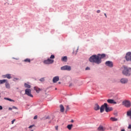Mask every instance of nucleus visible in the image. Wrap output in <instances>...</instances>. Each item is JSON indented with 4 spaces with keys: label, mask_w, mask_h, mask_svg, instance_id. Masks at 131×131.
Wrapping results in <instances>:
<instances>
[{
    "label": "nucleus",
    "mask_w": 131,
    "mask_h": 131,
    "mask_svg": "<svg viewBox=\"0 0 131 131\" xmlns=\"http://www.w3.org/2000/svg\"><path fill=\"white\" fill-rule=\"evenodd\" d=\"M89 61L91 63H96V64H101L100 60V54L97 55L94 54L89 58Z\"/></svg>",
    "instance_id": "f257e3e1"
},
{
    "label": "nucleus",
    "mask_w": 131,
    "mask_h": 131,
    "mask_svg": "<svg viewBox=\"0 0 131 131\" xmlns=\"http://www.w3.org/2000/svg\"><path fill=\"white\" fill-rule=\"evenodd\" d=\"M104 111L107 113L110 112V111H113V107H109L108 103H104L100 106V113H103Z\"/></svg>",
    "instance_id": "f03ea898"
},
{
    "label": "nucleus",
    "mask_w": 131,
    "mask_h": 131,
    "mask_svg": "<svg viewBox=\"0 0 131 131\" xmlns=\"http://www.w3.org/2000/svg\"><path fill=\"white\" fill-rule=\"evenodd\" d=\"M124 69L122 71V73L123 75L125 76H130V72H129V69H131L130 68H127V67L124 66L123 67Z\"/></svg>",
    "instance_id": "7ed1b4c3"
},
{
    "label": "nucleus",
    "mask_w": 131,
    "mask_h": 131,
    "mask_svg": "<svg viewBox=\"0 0 131 131\" xmlns=\"http://www.w3.org/2000/svg\"><path fill=\"white\" fill-rule=\"evenodd\" d=\"M122 105L126 108H129L131 106V102L128 100H124L122 102Z\"/></svg>",
    "instance_id": "20e7f679"
},
{
    "label": "nucleus",
    "mask_w": 131,
    "mask_h": 131,
    "mask_svg": "<svg viewBox=\"0 0 131 131\" xmlns=\"http://www.w3.org/2000/svg\"><path fill=\"white\" fill-rule=\"evenodd\" d=\"M60 70L62 71H71V67L70 66H64L60 68Z\"/></svg>",
    "instance_id": "39448f33"
},
{
    "label": "nucleus",
    "mask_w": 131,
    "mask_h": 131,
    "mask_svg": "<svg viewBox=\"0 0 131 131\" xmlns=\"http://www.w3.org/2000/svg\"><path fill=\"white\" fill-rule=\"evenodd\" d=\"M43 64H46V65H49L50 64H53L54 63V59H51L50 58H48L46 60H45L43 61Z\"/></svg>",
    "instance_id": "423d86ee"
},
{
    "label": "nucleus",
    "mask_w": 131,
    "mask_h": 131,
    "mask_svg": "<svg viewBox=\"0 0 131 131\" xmlns=\"http://www.w3.org/2000/svg\"><path fill=\"white\" fill-rule=\"evenodd\" d=\"M25 95H27L29 97H31V98H33V95L31 94V90L30 89H26L25 90Z\"/></svg>",
    "instance_id": "0eeeda50"
},
{
    "label": "nucleus",
    "mask_w": 131,
    "mask_h": 131,
    "mask_svg": "<svg viewBox=\"0 0 131 131\" xmlns=\"http://www.w3.org/2000/svg\"><path fill=\"white\" fill-rule=\"evenodd\" d=\"M125 59H126V61L128 62V61H131V52H127L126 54V55L125 56Z\"/></svg>",
    "instance_id": "6e6552de"
},
{
    "label": "nucleus",
    "mask_w": 131,
    "mask_h": 131,
    "mask_svg": "<svg viewBox=\"0 0 131 131\" xmlns=\"http://www.w3.org/2000/svg\"><path fill=\"white\" fill-rule=\"evenodd\" d=\"M105 64L106 66L110 67L111 68H112V67H113V62L111 61H107L105 62Z\"/></svg>",
    "instance_id": "1a4fd4ad"
},
{
    "label": "nucleus",
    "mask_w": 131,
    "mask_h": 131,
    "mask_svg": "<svg viewBox=\"0 0 131 131\" xmlns=\"http://www.w3.org/2000/svg\"><path fill=\"white\" fill-rule=\"evenodd\" d=\"M2 77H3V78H8V79H11V78H12V75H11V74H6V75H3Z\"/></svg>",
    "instance_id": "9d476101"
},
{
    "label": "nucleus",
    "mask_w": 131,
    "mask_h": 131,
    "mask_svg": "<svg viewBox=\"0 0 131 131\" xmlns=\"http://www.w3.org/2000/svg\"><path fill=\"white\" fill-rule=\"evenodd\" d=\"M94 109L95 111H98V110L101 111V107H100V105L98 103L95 104Z\"/></svg>",
    "instance_id": "9b49d317"
},
{
    "label": "nucleus",
    "mask_w": 131,
    "mask_h": 131,
    "mask_svg": "<svg viewBox=\"0 0 131 131\" xmlns=\"http://www.w3.org/2000/svg\"><path fill=\"white\" fill-rule=\"evenodd\" d=\"M107 102L109 104H117V102H116V101H115V100H114V99H107Z\"/></svg>",
    "instance_id": "f8f14e48"
},
{
    "label": "nucleus",
    "mask_w": 131,
    "mask_h": 131,
    "mask_svg": "<svg viewBox=\"0 0 131 131\" xmlns=\"http://www.w3.org/2000/svg\"><path fill=\"white\" fill-rule=\"evenodd\" d=\"M59 77L58 76H56L54 77H53L52 81L53 83H56L57 81H59Z\"/></svg>",
    "instance_id": "ddd939ff"
},
{
    "label": "nucleus",
    "mask_w": 131,
    "mask_h": 131,
    "mask_svg": "<svg viewBox=\"0 0 131 131\" xmlns=\"http://www.w3.org/2000/svg\"><path fill=\"white\" fill-rule=\"evenodd\" d=\"M106 57V54L103 53V54H100L99 55V59L100 60L101 63H102V59H104V58Z\"/></svg>",
    "instance_id": "4468645a"
},
{
    "label": "nucleus",
    "mask_w": 131,
    "mask_h": 131,
    "mask_svg": "<svg viewBox=\"0 0 131 131\" xmlns=\"http://www.w3.org/2000/svg\"><path fill=\"white\" fill-rule=\"evenodd\" d=\"M127 81H128V80L126 78H122L120 80V82L122 84L127 83Z\"/></svg>",
    "instance_id": "2eb2a0df"
},
{
    "label": "nucleus",
    "mask_w": 131,
    "mask_h": 131,
    "mask_svg": "<svg viewBox=\"0 0 131 131\" xmlns=\"http://www.w3.org/2000/svg\"><path fill=\"white\" fill-rule=\"evenodd\" d=\"M105 129H106V128L101 125L97 128V130L98 131H104Z\"/></svg>",
    "instance_id": "dca6fc26"
},
{
    "label": "nucleus",
    "mask_w": 131,
    "mask_h": 131,
    "mask_svg": "<svg viewBox=\"0 0 131 131\" xmlns=\"http://www.w3.org/2000/svg\"><path fill=\"white\" fill-rule=\"evenodd\" d=\"M34 90L36 92L37 94H39V92L41 91V89H40V88H38L37 86L34 87Z\"/></svg>",
    "instance_id": "f3484780"
},
{
    "label": "nucleus",
    "mask_w": 131,
    "mask_h": 131,
    "mask_svg": "<svg viewBox=\"0 0 131 131\" xmlns=\"http://www.w3.org/2000/svg\"><path fill=\"white\" fill-rule=\"evenodd\" d=\"M59 107H60V111L61 112H64V111L65 110V108L64 107V106H63V104H60Z\"/></svg>",
    "instance_id": "a211bd4d"
},
{
    "label": "nucleus",
    "mask_w": 131,
    "mask_h": 131,
    "mask_svg": "<svg viewBox=\"0 0 131 131\" xmlns=\"http://www.w3.org/2000/svg\"><path fill=\"white\" fill-rule=\"evenodd\" d=\"M67 60H68V57L67 56H63L61 58V61H62V62H67Z\"/></svg>",
    "instance_id": "6ab92c4d"
},
{
    "label": "nucleus",
    "mask_w": 131,
    "mask_h": 131,
    "mask_svg": "<svg viewBox=\"0 0 131 131\" xmlns=\"http://www.w3.org/2000/svg\"><path fill=\"white\" fill-rule=\"evenodd\" d=\"M5 86L6 89H11V86L10 85V83L7 81L5 83Z\"/></svg>",
    "instance_id": "aec40b11"
},
{
    "label": "nucleus",
    "mask_w": 131,
    "mask_h": 131,
    "mask_svg": "<svg viewBox=\"0 0 131 131\" xmlns=\"http://www.w3.org/2000/svg\"><path fill=\"white\" fill-rule=\"evenodd\" d=\"M7 81H8L7 79L0 80V84H3V83H6V82Z\"/></svg>",
    "instance_id": "412c9836"
},
{
    "label": "nucleus",
    "mask_w": 131,
    "mask_h": 131,
    "mask_svg": "<svg viewBox=\"0 0 131 131\" xmlns=\"http://www.w3.org/2000/svg\"><path fill=\"white\" fill-rule=\"evenodd\" d=\"M4 100H6L7 101H9V102H15V101H14V100H13L11 98H8V97H5Z\"/></svg>",
    "instance_id": "4be33fe9"
},
{
    "label": "nucleus",
    "mask_w": 131,
    "mask_h": 131,
    "mask_svg": "<svg viewBox=\"0 0 131 131\" xmlns=\"http://www.w3.org/2000/svg\"><path fill=\"white\" fill-rule=\"evenodd\" d=\"M72 126H73V124H71L68 125L67 127V128H68V129L69 130H71V129H72Z\"/></svg>",
    "instance_id": "5701e85b"
},
{
    "label": "nucleus",
    "mask_w": 131,
    "mask_h": 131,
    "mask_svg": "<svg viewBox=\"0 0 131 131\" xmlns=\"http://www.w3.org/2000/svg\"><path fill=\"white\" fill-rule=\"evenodd\" d=\"M127 116H129L130 119H131V108L128 112H127Z\"/></svg>",
    "instance_id": "b1692460"
},
{
    "label": "nucleus",
    "mask_w": 131,
    "mask_h": 131,
    "mask_svg": "<svg viewBox=\"0 0 131 131\" xmlns=\"http://www.w3.org/2000/svg\"><path fill=\"white\" fill-rule=\"evenodd\" d=\"M24 85L25 88H27L28 89H30V88H31V85H30L29 84H27V83H25Z\"/></svg>",
    "instance_id": "393cba45"
},
{
    "label": "nucleus",
    "mask_w": 131,
    "mask_h": 131,
    "mask_svg": "<svg viewBox=\"0 0 131 131\" xmlns=\"http://www.w3.org/2000/svg\"><path fill=\"white\" fill-rule=\"evenodd\" d=\"M31 61V60H30V59L29 58H26L24 60V62H27L28 63H30Z\"/></svg>",
    "instance_id": "a878e982"
},
{
    "label": "nucleus",
    "mask_w": 131,
    "mask_h": 131,
    "mask_svg": "<svg viewBox=\"0 0 131 131\" xmlns=\"http://www.w3.org/2000/svg\"><path fill=\"white\" fill-rule=\"evenodd\" d=\"M110 120H112L113 121H117L118 120L117 118L115 117H111Z\"/></svg>",
    "instance_id": "bb28decb"
},
{
    "label": "nucleus",
    "mask_w": 131,
    "mask_h": 131,
    "mask_svg": "<svg viewBox=\"0 0 131 131\" xmlns=\"http://www.w3.org/2000/svg\"><path fill=\"white\" fill-rule=\"evenodd\" d=\"M18 80H20V79H19V78L13 77V81H14L15 82H16V81H17Z\"/></svg>",
    "instance_id": "cd10ccee"
},
{
    "label": "nucleus",
    "mask_w": 131,
    "mask_h": 131,
    "mask_svg": "<svg viewBox=\"0 0 131 131\" xmlns=\"http://www.w3.org/2000/svg\"><path fill=\"white\" fill-rule=\"evenodd\" d=\"M50 59L52 60V59H55V55L53 54H52L51 56L50 57Z\"/></svg>",
    "instance_id": "c85d7f7f"
},
{
    "label": "nucleus",
    "mask_w": 131,
    "mask_h": 131,
    "mask_svg": "<svg viewBox=\"0 0 131 131\" xmlns=\"http://www.w3.org/2000/svg\"><path fill=\"white\" fill-rule=\"evenodd\" d=\"M70 110V108L69 107V105H67L66 110V112H67V111H69Z\"/></svg>",
    "instance_id": "c756f323"
},
{
    "label": "nucleus",
    "mask_w": 131,
    "mask_h": 131,
    "mask_svg": "<svg viewBox=\"0 0 131 131\" xmlns=\"http://www.w3.org/2000/svg\"><path fill=\"white\" fill-rule=\"evenodd\" d=\"M79 48V47H78V48L77 49V50L75 52L74 51L73 52V54H75V55H76V54H77V52H78Z\"/></svg>",
    "instance_id": "7c9ffc66"
},
{
    "label": "nucleus",
    "mask_w": 131,
    "mask_h": 131,
    "mask_svg": "<svg viewBox=\"0 0 131 131\" xmlns=\"http://www.w3.org/2000/svg\"><path fill=\"white\" fill-rule=\"evenodd\" d=\"M39 81H41V82H43V81H45V77L41 78L39 79Z\"/></svg>",
    "instance_id": "2f4dec72"
},
{
    "label": "nucleus",
    "mask_w": 131,
    "mask_h": 131,
    "mask_svg": "<svg viewBox=\"0 0 131 131\" xmlns=\"http://www.w3.org/2000/svg\"><path fill=\"white\" fill-rule=\"evenodd\" d=\"M35 125L33 124V125H31L29 126L28 128H32V127H33V126H35Z\"/></svg>",
    "instance_id": "473e14b6"
},
{
    "label": "nucleus",
    "mask_w": 131,
    "mask_h": 131,
    "mask_svg": "<svg viewBox=\"0 0 131 131\" xmlns=\"http://www.w3.org/2000/svg\"><path fill=\"white\" fill-rule=\"evenodd\" d=\"M85 70H91V68L89 67H87L85 69Z\"/></svg>",
    "instance_id": "72a5a7b5"
},
{
    "label": "nucleus",
    "mask_w": 131,
    "mask_h": 131,
    "mask_svg": "<svg viewBox=\"0 0 131 131\" xmlns=\"http://www.w3.org/2000/svg\"><path fill=\"white\" fill-rule=\"evenodd\" d=\"M16 119H13L12 121H11V124H14V122H15V121Z\"/></svg>",
    "instance_id": "f704fd0d"
},
{
    "label": "nucleus",
    "mask_w": 131,
    "mask_h": 131,
    "mask_svg": "<svg viewBox=\"0 0 131 131\" xmlns=\"http://www.w3.org/2000/svg\"><path fill=\"white\" fill-rule=\"evenodd\" d=\"M12 109H16V110H17L18 108H17V107L15 106H12Z\"/></svg>",
    "instance_id": "c9c22d12"
},
{
    "label": "nucleus",
    "mask_w": 131,
    "mask_h": 131,
    "mask_svg": "<svg viewBox=\"0 0 131 131\" xmlns=\"http://www.w3.org/2000/svg\"><path fill=\"white\" fill-rule=\"evenodd\" d=\"M33 119H37V115H36L34 117Z\"/></svg>",
    "instance_id": "e433bc0d"
},
{
    "label": "nucleus",
    "mask_w": 131,
    "mask_h": 131,
    "mask_svg": "<svg viewBox=\"0 0 131 131\" xmlns=\"http://www.w3.org/2000/svg\"><path fill=\"white\" fill-rule=\"evenodd\" d=\"M128 128L129 129H131V124H129V126H128Z\"/></svg>",
    "instance_id": "4c0bfd02"
},
{
    "label": "nucleus",
    "mask_w": 131,
    "mask_h": 131,
    "mask_svg": "<svg viewBox=\"0 0 131 131\" xmlns=\"http://www.w3.org/2000/svg\"><path fill=\"white\" fill-rule=\"evenodd\" d=\"M45 119H50V116H48L45 118Z\"/></svg>",
    "instance_id": "58836bf2"
},
{
    "label": "nucleus",
    "mask_w": 131,
    "mask_h": 131,
    "mask_svg": "<svg viewBox=\"0 0 131 131\" xmlns=\"http://www.w3.org/2000/svg\"><path fill=\"white\" fill-rule=\"evenodd\" d=\"M100 12H101V10H98L97 11V13L98 14H99V13H100Z\"/></svg>",
    "instance_id": "ea45409f"
},
{
    "label": "nucleus",
    "mask_w": 131,
    "mask_h": 131,
    "mask_svg": "<svg viewBox=\"0 0 131 131\" xmlns=\"http://www.w3.org/2000/svg\"><path fill=\"white\" fill-rule=\"evenodd\" d=\"M0 110H3V106L0 105Z\"/></svg>",
    "instance_id": "a19ab883"
},
{
    "label": "nucleus",
    "mask_w": 131,
    "mask_h": 131,
    "mask_svg": "<svg viewBox=\"0 0 131 131\" xmlns=\"http://www.w3.org/2000/svg\"><path fill=\"white\" fill-rule=\"evenodd\" d=\"M8 110H13V107H9Z\"/></svg>",
    "instance_id": "79ce46f5"
},
{
    "label": "nucleus",
    "mask_w": 131,
    "mask_h": 131,
    "mask_svg": "<svg viewBox=\"0 0 131 131\" xmlns=\"http://www.w3.org/2000/svg\"><path fill=\"white\" fill-rule=\"evenodd\" d=\"M55 129L56 130H58V126H55Z\"/></svg>",
    "instance_id": "37998d69"
},
{
    "label": "nucleus",
    "mask_w": 131,
    "mask_h": 131,
    "mask_svg": "<svg viewBox=\"0 0 131 131\" xmlns=\"http://www.w3.org/2000/svg\"><path fill=\"white\" fill-rule=\"evenodd\" d=\"M12 59H14V60H18V58H16L15 57H12Z\"/></svg>",
    "instance_id": "c03bdc74"
},
{
    "label": "nucleus",
    "mask_w": 131,
    "mask_h": 131,
    "mask_svg": "<svg viewBox=\"0 0 131 131\" xmlns=\"http://www.w3.org/2000/svg\"><path fill=\"white\" fill-rule=\"evenodd\" d=\"M71 122H72V123L74 122V120H71Z\"/></svg>",
    "instance_id": "a18cd8bd"
},
{
    "label": "nucleus",
    "mask_w": 131,
    "mask_h": 131,
    "mask_svg": "<svg viewBox=\"0 0 131 131\" xmlns=\"http://www.w3.org/2000/svg\"><path fill=\"white\" fill-rule=\"evenodd\" d=\"M69 86H72V83H70Z\"/></svg>",
    "instance_id": "49530a36"
},
{
    "label": "nucleus",
    "mask_w": 131,
    "mask_h": 131,
    "mask_svg": "<svg viewBox=\"0 0 131 131\" xmlns=\"http://www.w3.org/2000/svg\"><path fill=\"white\" fill-rule=\"evenodd\" d=\"M104 16H105V17L107 18V15L106 14V13H104Z\"/></svg>",
    "instance_id": "de8ad7c7"
},
{
    "label": "nucleus",
    "mask_w": 131,
    "mask_h": 131,
    "mask_svg": "<svg viewBox=\"0 0 131 131\" xmlns=\"http://www.w3.org/2000/svg\"><path fill=\"white\" fill-rule=\"evenodd\" d=\"M121 131H125V130L124 129H122Z\"/></svg>",
    "instance_id": "09e8293b"
},
{
    "label": "nucleus",
    "mask_w": 131,
    "mask_h": 131,
    "mask_svg": "<svg viewBox=\"0 0 131 131\" xmlns=\"http://www.w3.org/2000/svg\"><path fill=\"white\" fill-rule=\"evenodd\" d=\"M51 122H52V121L51 120V121H50L49 122V123H51Z\"/></svg>",
    "instance_id": "8fccbe9b"
},
{
    "label": "nucleus",
    "mask_w": 131,
    "mask_h": 131,
    "mask_svg": "<svg viewBox=\"0 0 131 131\" xmlns=\"http://www.w3.org/2000/svg\"><path fill=\"white\" fill-rule=\"evenodd\" d=\"M59 84H60L61 82H58Z\"/></svg>",
    "instance_id": "3c124183"
},
{
    "label": "nucleus",
    "mask_w": 131,
    "mask_h": 131,
    "mask_svg": "<svg viewBox=\"0 0 131 131\" xmlns=\"http://www.w3.org/2000/svg\"><path fill=\"white\" fill-rule=\"evenodd\" d=\"M53 119H54V118H52V120H53Z\"/></svg>",
    "instance_id": "603ef678"
},
{
    "label": "nucleus",
    "mask_w": 131,
    "mask_h": 131,
    "mask_svg": "<svg viewBox=\"0 0 131 131\" xmlns=\"http://www.w3.org/2000/svg\"><path fill=\"white\" fill-rule=\"evenodd\" d=\"M31 131H33V129L31 130Z\"/></svg>",
    "instance_id": "864d4df0"
},
{
    "label": "nucleus",
    "mask_w": 131,
    "mask_h": 131,
    "mask_svg": "<svg viewBox=\"0 0 131 131\" xmlns=\"http://www.w3.org/2000/svg\"><path fill=\"white\" fill-rule=\"evenodd\" d=\"M55 90H57V88H55Z\"/></svg>",
    "instance_id": "5fc2aeb1"
},
{
    "label": "nucleus",
    "mask_w": 131,
    "mask_h": 131,
    "mask_svg": "<svg viewBox=\"0 0 131 131\" xmlns=\"http://www.w3.org/2000/svg\"><path fill=\"white\" fill-rule=\"evenodd\" d=\"M0 98H1V93H0Z\"/></svg>",
    "instance_id": "6e6d98bb"
},
{
    "label": "nucleus",
    "mask_w": 131,
    "mask_h": 131,
    "mask_svg": "<svg viewBox=\"0 0 131 131\" xmlns=\"http://www.w3.org/2000/svg\"><path fill=\"white\" fill-rule=\"evenodd\" d=\"M116 114H115V115H116Z\"/></svg>",
    "instance_id": "4d7b16f0"
}]
</instances>
